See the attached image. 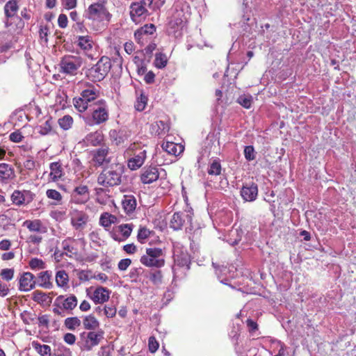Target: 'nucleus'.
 Masks as SVG:
<instances>
[{
    "instance_id": "f03ea898",
    "label": "nucleus",
    "mask_w": 356,
    "mask_h": 356,
    "mask_svg": "<svg viewBox=\"0 0 356 356\" xmlns=\"http://www.w3.org/2000/svg\"><path fill=\"white\" fill-rule=\"evenodd\" d=\"M124 170V165L120 163L106 165L97 177L98 184L106 188L119 186Z\"/></svg>"
},
{
    "instance_id": "4d7b16f0",
    "label": "nucleus",
    "mask_w": 356,
    "mask_h": 356,
    "mask_svg": "<svg viewBox=\"0 0 356 356\" xmlns=\"http://www.w3.org/2000/svg\"><path fill=\"white\" fill-rule=\"evenodd\" d=\"M244 156L247 161H251L255 159L256 154L253 146H245L244 149Z\"/></svg>"
},
{
    "instance_id": "09e8293b",
    "label": "nucleus",
    "mask_w": 356,
    "mask_h": 356,
    "mask_svg": "<svg viewBox=\"0 0 356 356\" xmlns=\"http://www.w3.org/2000/svg\"><path fill=\"white\" fill-rule=\"evenodd\" d=\"M73 104L74 107L79 112H84L88 107V103L86 101H83V99L81 96L79 97H74L73 99Z\"/></svg>"
},
{
    "instance_id": "f3484780",
    "label": "nucleus",
    "mask_w": 356,
    "mask_h": 356,
    "mask_svg": "<svg viewBox=\"0 0 356 356\" xmlns=\"http://www.w3.org/2000/svg\"><path fill=\"white\" fill-rule=\"evenodd\" d=\"M71 224L75 229H83L87 223L88 216L83 211L74 210L70 213Z\"/></svg>"
},
{
    "instance_id": "bb28decb",
    "label": "nucleus",
    "mask_w": 356,
    "mask_h": 356,
    "mask_svg": "<svg viewBox=\"0 0 356 356\" xmlns=\"http://www.w3.org/2000/svg\"><path fill=\"white\" fill-rule=\"evenodd\" d=\"M80 95L83 101L89 103L97 99L100 95V92L94 86H90L88 88L83 90Z\"/></svg>"
},
{
    "instance_id": "6e6552de",
    "label": "nucleus",
    "mask_w": 356,
    "mask_h": 356,
    "mask_svg": "<svg viewBox=\"0 0 356 356\" xmlns=\"http://www.w3.org/2000/svg\"><path fill=\"white\" fill-rule=\"evenodd\" d=\"M83 62V60L81 56L65 55L60 62V72L68 75H76Z\"/></svg>"
},
{
    "instance_id": "f704fd0d",
    "label": "nucleus",
    "mask_w": 356,
    "mask_h": 356,
    "mask_svg": "<svg viewBox=\"0 0 356 356\" xmlns=\"http://www.w3.org/2000/svg\"><path fill=\"white\" fill-rule=\"evenodd\" d=\"M117 220L116 216L109 213H103L99 218V223L102 226L106 228L115 223Z\"/></svg>"
},
{
    "instance_id": "2eb2a0df",
    "label": "nucleus",
    "mask_w": 356,
    "mask_h": 356,
    "mask_svg": "<svg viewBox=\"0 0 356 356\" xmlns=\"http://www.w3.org/2000/svg\"><path fill=\"white\" fill-rule=\"evenodd\" d=\"M148 15V10L142 5L131 3L130 6V16L133 22L139 23L143 19H145Z\"/></svg>"
},
{
    "instance_id": "603ef678",
    "label": "nucleus",
    "mask_w": 356,
    "mask_h": 356,
    "mask_svg": "<svg viewBox=\"0 0 356 356\" xmlns=\"http://www.w3.org/2000/svg\"><path fill=\"white\" fill-rule=\"evenodd\" d=\"M46 195L49 199H51L56 201V202L54 203L55 205L60 204L62 200L61 194L54 189H48L46 191Z\"/></svg>"
},
{
    "instance_id": "ea45409f",
    "label": "nucleus",
    "mask_w": 356,
    "mask_h": 356,
    "mask_svg": "<svg viewBox=\"0 0 356 356\" xmlns=\"http://www.w3.org/2000/svg\"><path fill=\"white\" fill-rule=\"evenodd\" d=\"M168 64L167 56L162 52L156 53L155 54V60L154 65L159 69L164 68Z\"/></svg>"
},
{
    "instance_id": "a211bd4d",
    "label": "nucleus",
    "mask_w": 356,
    "mask_h": 356,
    "mask_svg": "<svg viewBox=\"0 0 356 356\" xmlns=\"http://www.w3.org/2000/svg\"><path fill=\"white\" fill-rule=\"evenodd\" d=\"M35 284L34 275L30 272H26L19 279V289L22 291H29L35 288Z\"/></svg>"
},
{
    "instance_id": "b1692460",
    "label": "nucleus",
    "mask_w": 356,
    "mask_h": 356,
    "mask_svg": "<svg viewBox=\"0 0 356 356\" xmlns=\"http://www.w3.org/2000/svg\"><path fill=\"white\" fill-rule=\"evenodd\" d=\"M174 260L177 266L185 267L186 270L190 268L191 257L186 252H177L174 254Z\"/></svg>"
},
{
    "instance_id": "473e14b6",
    "label": "nucleus",
    "mask_w": 356,
    "mask_h": 356,
    "mask_svg": "<svg viewBox=\"0 0 356 356\" xmlns=\"http://www.w3.org/2000/svg\"><path fill=\"white\" fill-rule=\"evenodd\" d=\"M51 272L46 270L40 273L38 275L39 286L44 289H51L53 287V284L51 282Z\"/></svg>"
},
{
    "instance_id": "c756f323",
    "label": "nucleus",
    "mask_w": 356,
    "mask_h": 356,
    "mask_svg": "<svg viewBox=\"0 0 356 356\" xmlns=\"http://www.w3.org/2000/svg\"><path fill=\"white\" fill-rule=\"evenodd\" d=\"M162 149L168 154L177 156L184 151V147L178 145V144L173 142L163 143L161 145Z\"/></svg>"
},
{
    "instance_id": "37998d69",
    "label": "nucleus",
    "mask_w": 356,
    "mask_h": 356,
    "mask_svg": "<svg viewBox=\"0 0 356 356\" xmlns=\"http://www.w3.org/2000/svg\"><path fill=\"white\" fill-rule=\"evenodd\" d=\"M252 96L250 94L241 95L236 100V102L241 105L245 108H250L252 103Z\"/></svg>"
},
{
    "instance_id": "a878e982",
    "label": "nucleus",
    "mask_w": 356,
    "mask_h": 356,
    "mask_svg": "<svg viewBox=\"0 0 356 356\" xmlns=\"http://www.w3.org/2000/svg\"><path fill=\"white\" fill-rule=\"evenodd\" d=\"M24 226H26L30 232L44 234L47 232V227L40 220H29L24 222Z\"/></svg>"
},
{
    "instance_id": "cd10ccee",
    "label": "nucleus",
    "mask_w": 356,
    "mask_h": 356,
    "mask_svg": "<svg viewBox=\"0 0 356 356\" xmlns=\"http://www.w3.org/2000/svg\"><path fill=\"white\" fill-rule=\"evenodd\" d=\"M122 207L127 214L133 213L136 207V200L134 195H124L122 201Z\"/></svg>"
},
{
    "instance_id": "0eeeda50",
    "label": "nucleus",
    "mask_w": 356,
    "mask_h": 356,
    "mask_svg": "<svg viewBox=\"0 0 356 356\" xmlns=\"http://www.w3.org/2000/svg\"><path fill=\"white\" fill-rule=\"evenodd\" d=\"M78 300L74 294L69 296H58L54 302L53 312L55 314L65 316V311L67 314H72V310L77 306Z\"/></svg>"
},
{
    "instance_id": "a19ab883",
    "label": "nucleus",
    "mask_w": 356,
    "mask_h": 356,
    "mask_svg": "<svg viewBox=\"0 0 356 356\" xmlns=\"http://www.w3.org/2000/svg\"><path fill=\"white\" fill-rule=\"evenodd\" d=\"M151 128L152 129L157 128V131H156V135L159 136L165 134L169 131L168 125L162 120H159L158 122H156L155 124H152Z\"/></svg>"
},
{
    "instance_id": "5fc2aeb1",
    "label": "nucleus",
    "mask_w": 356,
    "mask_h": 356,
    "mask_svg": "<svg viewBox=\"0 0 356 356\" xmlns=\"http://www.w3.org/2000/svg\"><path fill=\"white\" fill-rule=\"evenodd\" d=\"M229 235L231 237L227 240V241L232 246L237 245L241 241L242 236L241 234H239L238 229L232 231Z\"/></svg>"
},
{
    "instance_id": "7c9ffc66",
    "label": "nucleus",
    "mask_w": 356,
    "mask_h": 356,
    "mask_svg": "<svg viewBox=\"0 0 356 356\" xmlns=\"http://www.w3.org/2000/svg\"><path fill=\"white\" fill-rule=\"evenodd\" d=\"M156 31V26L153 24H145L143 26L140 27L138 30H136L134 33L135 38L137 40H140L142 38L143 35H152Z\"/></svg>"
},
{
    "instance_id": "412c9836",
    "label": "nucleus",
    "mask_w": 356,
    "mask_h": 356,
    "mask_svg": "<svg viewBox=\"0 0 356 356\" xmlns=\"http://www.w3.org/2000/svg\"><path fill=\"white\" fill-rule=\"evenodd\" d=\"M111 291L103 286H98L90 297L95 304H103L107 302L110 297Z\"/></svg>"
},
{
    "instance_id": "9b49d317",
    "label": "nucleus",
    "mask_w": 356,
    "mask_h": 356,
    "mask_svg": "<svg viewBox=\"0 0 356 356\" xmlns=\"http://www.w3.org/2000/svg\"><path fill=\"white\" fill-rule=\"evenodd\" d=\"M72 201L76 204H85L90 199L88 187L80 185L74 188L71 194Z\"/></svg>"
},
{
    "instance_id": "8fccbe9b",
    "label": "nucleus",
    "mask_w": 356,
    "mask_h": 356,
    "mask_svg": "<svg viewBox=\"0 0 356 356\" xmlns=\"http://www.w3.org/2000/svg\"><path fill=\"white\" fill-rule=\"evenodd\" d=\"M221 165L218 160H214L210 164L208 169V173L210 175H219L221 173Z\"/></svg>"
},
{
    "instance_id": "9d476101",
    "label": "nucleus",
    "mask_w": 356,
    "mask_h": 356,
    "mask_svg": "<svg viewBox=\"0 0 356 356\" xmlns=\"http://www.w3.org/2000/svg\"><path fill=\"white\" fill-rule=\"evenodd\" d=\"M35 194L29 190H15L10 199L13 204L20 207L30 204L35 198Z\"/></svg>"
},
{
    "instance_id": "dca6fc26",
    "label": "nucleus",
    "mask_w": 356,
    "mask_h": 356,
    "mask_svg": "<svg viewBox=\"0 0 356 356\" xmlns=\"http://www.w3.org/2000/svg\"><path fill=\"white\" fill-rule=\"evenodd\" d=\"M239 335L235 334L232 338L235 340L234 348L236 353L239 356H248V352L250 351L252 340L246 339L245 340H240L238 341Z\"/></svg>"
},
{
    "instance_id": "ddd939ff",
    "label": "nucleus",
    "mask_w": 356,
    "mask_h": 356,
    "mask_svg": "<svg viewBox=\"0 0 356 356\" xmlns=\"http://www.w3.org/2000/svg\"><path fill=\"white\" fill-rule=\"evenodd\" d=\"M109 148L106 146L96 149L93 152L92 161L95 167H100L104 165H108L111 159L108 157Z\"/></svg>"
},
{
    "instance_id": "1a4fd4ad",
    "label": "nucleus",
    "mask_w": 356,
    "mask_h": 356,
    "mask_svg": "<svg viewBox=\"0 0 356 356\" xmlns=\"http://www.w3.org/2000/svg\"><path fill=\"white\" fill-rule=\"evenodd\" d=\"M161 172H163L165 174V171L163 169L159 168L156 165H146L141 170L140 175V181L143 184H150L158 180Z\"/></svg>"
},
{
    "instance_id": "393cba45",
    "label": "nucleus",
    "mask_w": 356,
    "mask_h": 356,
    "mask_svg": "<svg viewBox=\"0 0 356 356\" xmlns=\"http://www.w3.org/2000/svg\"><path fill=\"white\" fill-rule=\"evenodd\" d=\"M49 177L54 181H58L63 177V164L60 161L51 163L49 165Z\"/></svg>"
},
{
    "instance_id": "4c0bfd02",
    "label": "nucleus",
    "mask_w": 356,
    "mask_h": 356,
    "mask_svg": "<svg viewBox=\"0 0 356 356\" xmlns=\"http://www.w3.org/2000/svg\"><path fill=\"white\" fill-rule=\"evenodd\" d=\"M118 232L120 233L122 236V240L123 241H126L130 236L132 232L134 225L133 224H122L117 226Z\"/></svg>"
},
{
    "instance_id": "a18cd8bd",
    "label": "nucleus",
    "mask_w": 356,
    "mask_h": 356,
    "mask_svg": "<svg viewBox=\"0 0 356 356\" xmlns=\"http://www.w3.org/2000/svg\"><path fill=\"white\" fill-rule=\"evenodd\" d=\"M147 97L142 92L139 97H137L134 107L138 111H143L147 103Z\"/></svg>"
},
{
    "instance_id": "423d86ee",
    "label": "nucleus",
    "mask_w": 356,
    "mask_h": 356,
    "mask_svg": "<svg viewBox=\"0 0 356 356\" xmlns=\"http://www.w3.org/2000/svg\"><path fill=\"white\" fill-rule=\"evenodd\" d=\"M111 62L108 57L102 56L98 62L86 72L88 78L93 82L102 81L109 72Z\"/></svg>"
},
{
    "instance_id": "39448f33",
    "label": "nucleus",
    "mask_w": 356,
    "mask_h": 356,
    "mask_svg": "<svg viewBox=\"0 0 356 356\" xmlns=\"http://www.w3.org/2000/svg\"><path fill=\"white\" fill-rule=\"evenodd\" d=\"M104 339V331L97 329L96 331L83 332L80 334V341L78 342L82 351H91L94 347L97 346Z\"/></svg>"
},
{
    "instance_id": "79ce46f5",
    "label": "nucleus",
    "mask_w": 356,
    "mask_h": 356,
    "mask_svg": "<svg viewBox=\"0 0 356 356\" xmlns=\"http://www.w3.org/2000/svg\"><path fill=\"white\" fill-rule=\"evenodd\" d=\"M154 232L149 230L146 227H140L138 231L137 240L140 243H145V241Z\"/></svg>"
},
{
    "instance_id": "e433bc0d",
    "label": "nucleus",
    "mask_w": 356,
    "mask_h": 356,
    "mask_svg": "<svg viewBox=\"0 0 356 356\" xmlns=\"http://www.w3.org/2000/svg\"><path fill=\"white\" fill-rule=\"evenodd\" d=\"M156 269L157 270H151L149 272L148 278L154 285L159 286L163 282V274L159 268Z\"/></svg>"
},
{
    "instance_id": "69168bd1",
    "label": "nucleus",
    "mask_w": 356,
    "mask_h": 356,
    "mask_svg": "<svg viewBox=\"0 0 356 356\" xmlns=\"http://www.w3.org/2000/svg\"><path fill=\"white\" fill-rule=\"evenodd\" d=\"M9 138L12 142L19 143L24 138V136L22 135V133L17 130L11 133L9 136Z\"/></svg>"
},
{
    "instance_id": "bf43d9fd",
    "label": "nucleus",
    "mask_w": 356,
    "mask_h": 356,
    "mask_svg": "<svg viewBox=\"0 0 356 356\" xmlns=\"http://www.w3.org/2000/svg\"><path fill=\"white\" fill-rule=\"evenodd\" d=\"M183 21L180 18L171 19L168 23V29L172 32H176L179 26L181 25Z\"/></svg>"
},
{
    "instance_id": "c03bdc74",
    "label": "nucleus",
    "mask_w": 356,
    "mask_h": 356,
    "mask_svg": "<svg viewBox=\"0 0 356 356\" xmlns=\"http://www.w3.org/2000/svg\"><path fill=\"white\" fill-rule=\"evenodd\" d=\"M65 326L70 330H74L76 327H79L81 324V320L75 317H68L65 320Z\"/></svg>"
},
{
    "instance_id": "c85d7f7f",
    "label": "nucleus",
    "mask_w": 356,
    "mask_h": 356,
    "mask_svg": "<svg viewBox=\"0 0 356 356\" xmlns=\"http://www.w3.org/2000/svg\"><path fill=\"white\" fill-rule=\"evenodd\" d=\"M19 0H9L4 6L3 11L7 19L13 17L19 10Z\"/></svg>"
},
{
    "instance_id": "0e129e2a",
    "label": "nucleus",
    "mask_w": 356,
    "mask_h": 356,
    "mask_svg": "<svg viewBox=\"0 0 356 356\" xmlns=\"http://www.w3.org/2000/svg\"><path fill=\"white\" fill-rule=\"evenodd\" d=\"M246 325L248 328L249 332L252 334H253L258 330V324L257 323V322H255L251 318H248L246 320Z\"/></svg>"
},
{
    "instance_id": "774afa93",
    "label": "nucleus",
    "mask_w": 356,
    "mask_h": 356,
    "mask_svg": "<svg viewBox=\"0 0 356 356\" xmlns=\"http://www.w3.org/2000/svg\"><path fill=\"white\" fill-rule=\"evenodd\" d=\"M131 264V260L130 259H122L119 261L118 267L120 270H126Z\"/></svg>"
},
{
    "instance_id": "5701e85b",
    "label": "nucleus",
    "mask_w": 356,
    "mask_h": 356,
    "mask_svg": "<svg viewBox=\"0 0 356 356\" xmlns=\"http://www.w3.org/2000/svg\"><path fill=\"white\" fill-rule=\"evenodd\" d=\"M104 140V135L101 131L91 132L86 136L83 142L87 145H99Z\"/></svg>"
},
{
    "instance_id": "58836bf2",
    "label": "nucleus",
    "mask_w": 356,
    "mask_h": 356,
    "mask_svg": "<svg viewBox=\"0 0 356 356\" xmlns=\"http://www.w3.org/2000/svg\"><path fill=\"white\" fill-rule=\"evenodd\" d=\"M72 239L70 238H67L62 241V248L65 252H63L60 254V257H63V255H66L69 257H72L73 254H75L74 252L75 248L71 245L70 242Z\"/></svg>"
},
{
    "instance_id": "e2e57ef3",
    "label": "nucleus",
    "mask_w": 356,
    "mask_h": 356,
    "mask_svg": "<svg viewBox=\"0 0 356 356\" xmlns=\"http://www.w3.org/2000/svg\"><path fill=\"white\" fill-rule=\"evenodd\" d=\"M116 308L114 305H106L104 307V314L108 318H113L116 314Z\"/></svg>"
},
{
    "instance_id": "13d9d810",
    "label": "nucleus",
    "mask_w": 356,
    "mask_h": 356,
    "mask_svg": "<svg viewBox=\"0 0 356 356\" xmlns=\"http://www.w3.org/2000/svg\"><path fill=\"white\" fill-rule=\"evenodd\" d=\"M273 345L274 346L275 348L277 349L278 356L285 355V350L286 349V346L283 342L279 340H275L273 341Z\"/></svg>"
},
{
    "instance_id": "72a5a7b5",
    "label": "nucleus",
    "mask_w": 356,
    "mask_h": 356,
    "mask_svg": "<svg viewBox=\"0 0 356 356\" xmlns=\"http://www.w3.org/2000/svg\"><path fill=\"white\" fill-rule=\"evenodd\" d=\"M32 347L41 356H51V349L48 345L40 344L38 341H33Z\"/></svg>"
},
{
    "instance_id": "20e7f679",
    "label": "nucleus",
    "mask_w": 356,
    "mask_h": 356,
    "mask_svg": "<svg viewBox=\"0 0 356 356\" xmlns=\"http://www.w3.org/2000/svg\"><path fill=\"white\" fill-rule=\"evenodd\" d=\"M108 107L104 99H99L94 103L91 114L82 116L84 122L90 126L99 125L108 120Z\"/></svg>"
},
{
    "instance_id": "aec40b11",
    "label": "nucleus",
    "mask_w": 356,
    "mask_h": 356,
    "mask_svg": "<svg viewBox=\"0 0 356 356\" xmlns=\"http://www.w3.org/2000/svg\"><path fill=\"white\" fill-rule=\"evenodd\" d=\"M146 158V150L140 151L138 154L127 160V166L131 170H136L143 165Z\"/></svg>"
},
{
    "instance_id": "de8ad7c7",
    "label": "nucleus",
    "mask_w": 356,
    "mask_h": 356,
    "mask_svg": "<svg viewBox=\"0 0 356 356\" xmlns=\"http://www.w3.org/2000/svg\"><path fill=\"white\" fill-rule=\"evenodd\" d=\"M73 123V118L69 115H64L58 120V124L63 130H68L71 128Z\"/></svg>"
},
{
    "instance_id": "4468645a",
    "label": "nucleus",
    "mask_w": 356,
    "mask_h": 356,
    "mask_svg": "<svg viewBox=\"0 0 356 356\" xmlns=\"http://www.w3.org/2000/svg\"><path fill=\"white\" fill-rule=\"evenodd\" d=\"M241 195L246 202L254 201L258 195V186L254 182L245 184L241 189Z\"/></svg>"
},
{
    "instance_id": "864d4df0",
    "label": "nucleus",
    "mask_w": 356,
    "mask_h": 356,
    "mask_svg": "<svg viewBox=\"0 0 356 356\" xmlns=\"http://www.w3.org/2000/svg\"><path fill=\"white\" fill-rule=\"evenodd\" d=\"M29 266L32 270H41L46 268L45 263L40 259L33 258L29 261Z\"/></svg>"
},
{
    "instance_id": "6ab92c4d",
    "label": "nucleus",
    "mask_w": 356,
    "mask_h": 356,
    "mask_svg": "<svg viewBox=\"0 0 356 356\" xmlns=\"http://www.w3.org/2000/svg\"><path fill=\"white\" fill-rule=\"evenodd\" d=\"M108 134L112 143L117 146L124 143L130 136L129 131L124 129H111Z\"/></svg>"
},
{
    "instance_id": "f8f14e48",
    "label": "nucleus",
    "mask_w": 356,
    "mask_h": 356,
    "mask_svg": "<svg viewBox=\"0 0 356 356\" xmlns=\"http://www.w3.org/2000/svg\"><path fill=\"white\" fill-rule=\"evenodd\" d=\"M186 221L191 222L192 216L190 214L181 211L175 212L171 218L170 227L175 231L180 230L182 229Z\"/></svg>"
},
{
    "instance_id": "2f4dec72",
    "label": "nucleus",
    "mask_w": 356,
    "mask_h": 356,
    "mask_svg": "<svg viewBox=\"0 0 356 356\" xmlns=\"http://www.w3.org/2000/svg\"><path fill=\"white\" fill-rule=\"evenodd\" d=\"M83 325L86 330L90 331H96L99 328V322L98 320L92 314L86 316L83 320Z\"/></svg>"
},
{
    "instance_id": "052dcab7",
    "label": "nucleus",
    "mask_w": 356,
    "mask_h": 356,
    "mask_svg": "<svg viewBox=\"0 0 356 356\" xmlns=\"http://www.w3.org/2000/svg\"><path fill=\"white\" fill-rule=\"evenodd\" d=\"M0 275L2 279L6 281H10L14 277V270L13 268H4L1 270Z\"/></svg>"
},
{
    "instance_id": "338daca9",
    "label": "nucleus",
    "mask_w": 356,
    "mask_h": 356,
    "mask_svg": "<svg viewBox=\"0 0 356 356\" xmlns=\"http://www.w3.org/2000/svg\"><path fill=\"white\" fill-rule=\"evenodd\" d=\"M90 240L95 243L97 246L100 247V237L97 232L93 231L89 234Z\"/></svg>"
},
{
    "instance_id": "c9c22d12",
    "label": "nucleus",
    "mask_w": 356,
    "mask_h": 356,
    "mask_svg": "<svg viewBox=\"0 0 356 356\" xmlns=\"http://www.w3.org/2000/svg\"><path fill=\"white\" fill-rule=\"evenodd\" d=\"M69 282V276L64 270H58L56 273V282L59 287H65Z\"/></svg>"
},
{
    "instance_id": "f257e3e1",
    "label": "nucleus",
    "mask_w": 356,
    "mask_h": 356,
    "mask_svg": "<svg viewBox=\"0 0 356 356\" xmlns=\"http://www.w3.org/2000/svg\"><path fill=\"white\" fill-rule=\"evenodd\" d=\"M107 0L90 4L85 10L83 17L88 20V25L95 31H99L104 27V22H109L112 15L109 13L105 3Z\"/></svg>"
},
{
    "instance_id": "6e6d98bb",
    "label": "nucleus",
    "mask_w": 356,
    "mask_h": 356,
    "mask_svg": "<svg viewBox=\"0 0 356 356\" xmlns=\"http://www.w3.org/2000/svg\"><path fill=\"white\" fill-rule=\"evenodd\" d=\"M47 295L40 291H35L33 293V300L38 303H44L47 302Z\"/></svg>"
},
{
    "instance_id": "4be33fe9",
    "label": "nucleus",
    "mask_w": 356,
    "mask_h": 356,
    "mask_svg": "<svg viewBox=\"0 0 356 356\" xmlns=\"http://www.w3.org/2000/svg\"><path fill=\"white\" fill-rule=\"evenodd\" d=\"M15 177L14 168L6 163H0V182L7 184Z\"/></svg>"
},
{
    "instance_id": "680f3d73",
    "label": "nucleus",
    "mask_w": 356,
    "mask_h": 356,
    "mask_svg": "<svg viewBox=\"0 0 356 356\" xmlns=\"http://www.w3.org/2000/svg\"><path fill=\"white\" fill-rule=\"evenodd\" d=\"M159 347V344L158 341L156 340V338L153 336L150 337L148 340V348L149 352L152 353H155Z\"/></svg>"
},
{
    "instance_id": "3c124183",
    "label": "nucleus",
    "mask_w": 356,
    "mask_h": 356,
    "mask_svg": "<svg viewBox=\"0 0 356 356\" xmlns=\"http://www.w3.org/2000/svg\"><path fill=\"white\" fill-rule=\"evenodd\" d=\"M52 131V120H47L44 124L39 127L38 133L40 135L45 136L51 134Z\"/></svg>"
},
{
    "instance_id": "49530a36",
    "label": "nucleus",
    "mask_w": 356,
    "mask_h": 356,
    "mask_svg": "<svg viewBox=\"0 0 356 356\" xmlns=\"http://www.w3.org/2000/svg\"><path fill=\"white\" fill-rule=\"evenodd\" d=\"M78 45L84 50H90L92 49V41L89 36H79Z\"/></svg>"
},
{
    "instance_id": "7ed1b4c3",
    "label": "nucleus",
    "mask_w": 356,
    "mask_h": 356,
    "mask_svg": "<svg viewBox=\"0 0 356 356\" xmlns=\"http://www.w3.org/2000/svg\"><path fill=\"white\" fill-rule=\"evenodd\" d=\"M165 248L149 247L140 257V262L148 268H161L165 264Z\"/></svg>"
}]
</instances>
